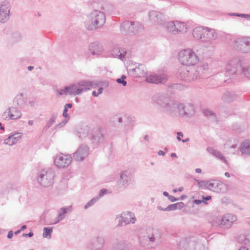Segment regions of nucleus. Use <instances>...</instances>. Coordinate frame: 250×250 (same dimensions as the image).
Wrapping results in <instances>:
<instances>
[{
	"mask_svg": "<svg viewBox=\"0 0 250 250\" xmlns=\"http://www.w3.org/2000/svg\"><path fill=\"white\" fill-rule=\"evenodd\" d=\"M208 70V65L206 63L197 66L181 67L178 70L179 78L186 82H192L203 77Z\"/></svg>",
	"mask_w": 250,
	"mask_h": 250,
	"instance_id": "1",
	"label": "nucleus"
},
{
	"mask_svg": "<svg viewBox=\"0 0 250 250\" xmlns=\"http://www.w3.org/2000/svg\"><path fill=\"white\" fill-rule=\"evenodd\" d=\"M153 103L157 105L166 114L174 117L177 101L171 100L163 95H156L152 98Z\"/></svg>",
	"mask_w": 250,
	"mask_h": 250,
	"instance_id": "2",
	"label": "nucleus"
},
{
	"mask_svg": "<svg viewBox=\"0 0 250 250\" xmlns=\"http://www.w3.org/2000/svg\"><path fill=\"white\" fill-rule=\"evenodd\" d=\"M106 21L104 13L98 10H94L87 16L85 22L86 28L88 30H94L102 27Z\"/></svg>",
	"mask_w": 250,
	"mask_h": 250,
	"instance_id": "3",
	"label": "nucleus"
},
{
	"mask_svg": "<svg viewBox=\"0 0 250 250\" xmlns=\"http://www.w3.org/2000/svg\"><path fill=\"white\" fill-rule=\"evenodd\" d=\"M97 85L98 83L95 82L83 80L77 83L65 86V90L67 94L76 96L81 95L82 93L86 92L92 88H95Z\"/></svg>",
	"mask_w": 250,
	"mask_h": 250,
	"instance_id": "4",
	"label": "nucleus"
},
{
	"mask_svg": "<svg viewBox=\"0 0 250 250\" xmlns=\"http://www.w3.org/2000/svg\"><path fill=\"white\" fill-rule=\"evenodd\" d=\"M192 35L195 39L203 42H209L217 37L215 30L208 27H195L193 30Z\"/></svg>",
	"mask_w": 250,
	"mask_h": 250,
	"instance_id": "5",
	"label": "nucleus"
},
{
	"mask_svg": "<svg viewBox=\"0 0 250 250\" xmlns=\"http://www.w3.org/2000/svg\"><path fill=\"white\" fill-rule=\"evenodd\" d=\"M178 59L183 65L194 66L199 61V57L190 48L181 50L178 53Z\"/></svg>",
	"mask_w": 250,
	"mask_h": 250,
	"instance_id": "6",
	"label": "nucleus"
},
{
	"mask_svg": "<svg viewBox=\"0 0 250 250\" xmlns=\"http://www.w3.org/2000/svg\"><path fill=\"white\" fill-rule=\"evenodd\" d=\"M160 236L152 229H147L144 235L140 237L141 245L147 249L154 248V244L160 239Z\"/></svg>",
	"mask_w": 250,
	"mask_h": 250,
	"instance_id": "7",
	"label": "nucleus"
},
{
	"mask_svg": "<svg viewBox=\"0 0 250 250\" xmlns=\"http://www.w3.org/2000/svg\"><path fill=\"white\" fill-rule=\"evenodd\" d=\"M54 171L51 168L42 169L39 173L38 181L42 187L50 188L54 183Z\"/></svg>",
	"mask_w": 250,
	"mask_h": 250,
	"instance_id": "8",
	"label": "nucleus"
},
{
	"mask_svg": "<svg viewBox=\"0 0 250 250\" xmlns=\"http://www.w3.org/2000/svg\"><path fill=\"white\" fill-rule=\"evenodd\" d=\"M120 31L124 35H132L137 34L143 29L142 24L138 21H124L121 24Z\"/></svg>",
	"mask_w": 250,
	"mask_h": 250,
	"instance_id": "9",
	"label": "nucleus"
},
{
	"mask_svg": "<svg viewBox=\"0 0 250 250\" xmlns=\"http://www.w3.org/2000/svg\"><path fill=\"white\" fill-rule=\"evenodd\" d=\"M194 114L195 109L192 104H184L177 101L174 117L190 118Z\"/></svg>",
	"mask_w": 250,
	"mask_h": 250,
	"instance_id": "10",
	"label": "nucleus"
},
{
	"mask_svg": "<svg viewBox=\"0 0 250 250\" xmlns=\"http://www.w3.org/2000/svg\"><path fill=\"white\" fill-rule=\"evenodd\" d=\"M80 134L81 138L89 136L93 143H98L103 137V134L100 128H92L88 126L82 127Z\"/></svg>",
	"mask_w": 250,
	"mask_h": 250,
	"instance_id": "11",
	"label": "nucleus"
},
{
	"mask_svg": "<svg viewBox=\"0 0 250 250\" xmlns=\"http://www.w3.org/2000/svg\"><path fill=\"white\" fill-rule=\"evenodd\" d=\"M232 46L236 51L243 54H250V37L243 36L234 39Z\"/></svg>",
	"mask_w": 250,
	"mask_h": 250,
	"instance_id": "12",
	"label": "nucleus"
},
{
	"mask_svg": "<svg viewBox=\"0 0 250 250\" xmlns=\"http://www.w3.org/2000/svg\"><path fill=\"white\" fill-rule=\"evenodd\" d=\"M166 31L172 35H177L180 33L187 32L186 25L183 22L179 21H165L162 26Z\"/></svg>",
	"mask_w": 250,
	"mask_h": 250,
	"instance_id": "13",
	"label": "nucleus"
},
{
	"mask_svg": "<svg viewBox=\"0 0 250 250\" xmlns=\"http://www.w3.org/2000/svg\"><path fill=\"white\" fill-rule=\"evenodd\" d=\"M242 67H243V65L241 64L239 59H233L227 64L225 75L227 77H231L232 75L241 73Z\"/></svg>",
	"mask_w": 250,
	"mask_h": 250,
	"instance_id": "14",
	"label": "nucleus"
},
{
	"mask_svg": "<svg viewBox=\"0 0 250 250\" xmlns=\"http://www.w3.org/2000/svg\"><path fill=\"white\" fill-rule=\"evenodd\" d=\"M72 161V158L70 155L60 153L55 156L54 164L58 168H64L68 167Z\"/></svg>",
	"mask_w": 250,
	"mask_h": 250,
	"instance_id": "15",
	"label": "nucleus"
},
{
	"mask_svg": "<svg viewBox=\"0 0 250 250\" xmlns=\"http://www.w3.org/2000/svg\"><path fill=\"white\" fill-rule=\"evenodd\" d=\"M148 16L149 21L153 24L160 25L162 26L165 23L166 19V16L161 12L157 11L152 10L148 12Z\"/></svg>",
	"mask_w": 250,
	"mask_h": 250,
	"instance_id": "16",
	"label": "nucleus"
},
{
	"mask_svg": "<svg viewBox=\"0 0 250 250\" xmlns=\"http://www.w3.org/2000/svg\"><path fill=\"white\" fill-rule=\"evenodd\" d=\"M119 219V224L118 227H121L124 223L125 225H128L130 223L132 224L135 223L136 219L134 214L130 211L123 212L121 214L120 217H117L116 220Z\"/></svg>",
	"mask_w": 250,
	"mask_h": 250,
	"instance_id": "17",
	"label": "nucleus"
},
{
	"mask_svg": "<svg viewBox=\"0 0 250 250\" xmlns=\"http://www.w3.org/2000/svg\"><path fill=\"white\" fill-rule=\"evenodd\" d=\"M10 8V3L8 1H3L0 4V16L1 17V22H5L9 19V12Z\"/></svg>",
	"mask_w": 250,
	"mask_h": 250,
	"instance_id": "18",
	"label": "nucleus"
},
{
	"mask_svg": "<svg viewBox=\"0 0 250 250\" xmlns=\"http://www.w3.org/2000/svg\"><path fill=\"white\" fill-rule=\"evenodd\" d=\"M89 154V148L85 145H81L77 151L73 153L74 159L78 162L83 161Z\"/></svg>",
	"mask_w": 250,
	"mask_h": 250,
	"instance_id": "19",
	"label": "nucleus"
},
{
	"mask_svg": "<svg viewBox=\"0 0 250 250\" xmlns=\"http://www.w3.org/2000/svg\"><path fill=\"white\" fill-rule=\"evenodd\" d=\"M236 220V216L232 214H227L222 218L219 225L221 228L229 229L232 226L233 222Z\"/></svg>",
	"mask_w": 250,
	"mask_h": 250,
	"instance_id": "20",
	"label": "nucleus"
},
{
	"mask_svg": "<svg viewBox=\"0 0 250 250\" xmlns=\"http://www.w3.org/2000/svg\"><path fill=\"white\" fill-rule=\"evenodd\" d=\"M167 76L165 74L159 75L158 74H153L146 77V81L147 82L156 84L165 83L167 81Z\"/></svg>",
	"mask_w": 250,
	"mask_h": 250,
	"instance_id": "21",
	"label": "nucleus"
},
{
	"mask_svg": "<svg viewBox=\"0 0 250 250\" xmlns=\"http://www.w3.org/2000/svg\"><path fill=\"white\" fill-rule=\"evenodd\" d=\"M128 73L134 77H141L146 74V69L144 65L139 64L138 66L135 68L129 69L128 70Z\"/></svg>",
	"mask_w": 250,
	"mask_h": 250,
	"instance_id": "22",
	"label": "nucleus"
},
{
	"mask_svg": "<svg viewBox=\"0 0 250 250\" xmlns=\"http://www.w3.org/2000/svg\"><path fill=\"white\" fill-rule=\"evenodd\" d=\"M208 189L217 192H221L223 191L225 185L218 180L212 179L208 180Z\"/></svg>",
	"mask_w": 250,
	"mask_h": 250,
	"instance_id": "23",
	"label": "nucleus"
},
{
	"mask_svg": "<svg viewBox=\"0 0 250 250\" xmlns=\"http://www.w3.org/2000/svg\"><path fill=\"white\" fill-rule=\"evenodd\" d=\"M88 50L93 55L99 56L102 54L104 49L101 43L95 42L89 45Z\"/></svg>",
	"mask_w": 250,
	"mask_h": 250,
	"instance_id": "24",
	"label": "nucleus"
},
{
	"mask_svg": "<svg viewBox=\"0 0 250 250\" xmlns=\"http://www.w3.org/2000/svg\"><path fill=\"white\" fill-rule=\"evenodd\" d=\"M72 209V207L71 206H68L65 207H62L59 209L58 211L57 218L55 219L53 224H57L61 221L63 220L65 218L66 214L71 211Z\"/></svg>",
	"mask_w": 250,
	"mask_h": 250,
	"instance_id": "25",
	"label": "nucleus"
},
{
	"mask_svg": "<svg viewBox=\"0 0 250 250\" xmlns=\"http://www.w3.org/2000/svg\"><path fill=\"white\" fill-rule=\"evenodd\" d=\"M104 241L103 237H97L91 242L89 248L93 250H99L104 246Z\"/></svg>",
	"mask_w": 250,
	"mask_h": 250,
	"instance_id": "26",
	"label": "nucleus"
},
{
	"mask_svg": "<svg viewBox=\"0 0 250 250\" xmlns=\"http://www.w3.org/2000/svg\"><path fill=\"white\" fill-rule=\"evenodd\" d=\"M22 133L17 132L8 137L4 140V144L9 146H12L17 143L18 141L22 137Z\"/></svg>",
	"mask_w": 250,
	"mask_h": 250,
	"instance_id": "27",
	"label": "nucleus"
},
{
	"mask_svg": "<svg viewBox=\"0 0 250 250\" xmlns=\"http://www.w3.org/2000/svg\"><path fill=\"white\" fill-rule=\"evenodd\" d=\"M237 95L232 92L226 91L221 97V100L224 103H229L235 100Z\"/></svg>",
	"mask_w": 250,
	"mask_h": 250,
	"instance_id": "28",
	"label": "nucleus"
},
{
	"mask_svg": "<svg viewBox=\"0 0 250 250\" xmlns=\"http://www.w3.org/2000/svg\"><path fill=\"white\" fill-rule=\"evenodd\" d=\"M207 150L211 155L214 156L216 158L219 159L220 160L224 162L226 164H228V161L226 159L223 154L219 151L214 149L213 147H209L207 148Z\"/></svg>",
	"mask_w": 250,
	"mask_h": 250,
	"instance_id": "29",
	"label": "nucleus"
},
{
	"mask_svg": "<svg viewBox=\"0 0 250 250\" xmlns=\"http://www.w3.org/2000/svg\"><path fill=\"white\" fill-rule=\"evenodd\" d=\"M127 173V171H123L121 173L120 179L118 182L120 188L126 187L128 185L129 177Z\"/></svg>",
	"mask_w": 250,
	"mask_h": 250,
	"instance_id": "30",
	"label": "nucleus"
},
{
	"mask_svg": "<svg viewBox=\"0 0 250 250\" xmlns=\"http://www.w3.org/2000/svg\"><path fill=\"white\" fill-rule=\"evenodd\" d=\"M126 53V51L125 49L118 47H114L111 51V54L114 57L121 59L125 57Z\"/></svg>",
	"mask_w": 250,
	"mask_h": 250,
	"instance_id": "31",
	"label": "nucleus"
},
{
	"mask_svg": "<svg viewBox=\"0 0 250 250\" xmlns=\"http://www.w3.org/2000/svg\"><path fill=\"white\" fill-rule=\"evenodd\" d=\"M240 150L243 155H250V141L249 140H245L241 144Z\"/></svg>",
	"mask_w": 250,
	"mask_h": 250,
	"instance_id": "32",
	"label": "nucleus"
},
{
	"mask_svg": "<svg viewBox=\"0 0 250 250\" xmlns=\"http://www.w3.org/2000/svg\"><path fill=\"white\" fill-rule=\"evenodd\" d=\"M9 110L10 113L11 120H16L20 118L21 116V113L20 110L15 107H10Z\"/></svg>",
	"mask_w": 250,
	"mask_h": 250,
	"instance_id": "33",
	"label": "nucleus"
},
{
	"mask_svg": "<svg viewBox=\"0 0 250 250\" xmlns=\"http://www.w3.org/2000/svg\"><path fill=\"white\" fill-rule=\"evenodd\" d=\"M57 117V114L56 113H53L51 117L48 121V122L47 123L45 126L44 127V130H47L51 126H52L55 123V120Z\"/></svg>",
	"mask_w": 250,
	"mask_h": 250,
	"instance_id": "34",
	"label": "nucleus"
},
{
	"mask_svg": "<svg viewBox=\"0 0 250 250\" xmlns=\"http://www.w3.org/2000/svg\"><path fill=\"white\" fill-rule=\"evenodd\" d=\"M241 74L250 79V66H243L241 68Z\"/></svg>",
	"mask_w": 250,
	"mask_h": 250,
	"instance_id": "35",
	"label": "nucleus"
},
{
	"mask_svg": "<svg viewBox=\"0 0 250 250\" xmlns=\"http://www.w3.org/2000/svg\"><path fill=\"white\" fill-rule=\"evenodd\" d=\"M53 229L52 228L45 227L43 229L42 236L44 238H50L51 237V235Z\"/></svg>",
	"mask_w": 250,
	"mask_h": 250,
	"instance_id": "36",
	"label": "nucleus"
},
{
	"mask_svg": "<svg viewBox=\"0 0 250 250\" xmlns=\"http://www.w3.org/2000/svg\"><path fill=\"white\" fill-rule=\"evenodd\" d=\"M197 182L198 186L202 188L203 189H208V180L205 181V180H195Z\"/></svg>",
	"mask_w": 250,
	"mask_h": 250,
	"instance_id": "37",
	"label": "nucleus"
},
{
	"mask_svg": "<svg viewBox=\"0 0 250 250\" xmlns=\"http://www.w3.org/2000/svg\"><path fill=\"white\" fill-rule=\"evenodd\" d=\"M204 113L206 116L211 118L213 120H215V115L213 111L208 109H206L204 110Z\"/></svg>",
	"mask_w": 250,
	"mask_h": 250,
	"instance_id": "38",
	"label": "nucleus"
},
{
	"mask_svg": "<svg viewBox=\"0 0 250 250\" xmlns=\"http://www.w3.org/2000/svg\"><path fill=\"white\" fill-rule=\"evenodd\" d=\"M238 241L239 243L244 245H247L250 242L249 240L246 238L245 235H240L238 238Z\"/></svg>",
	"mask_w": 250,
	"mask_h": 250,
	"instance_id": "39",
	"label": "nucleus"
},
{
	"mask_svg": "<svg viewBox=\"0 0 250 250\" xmlns=\"http://www.w3.org/2000/svg\"><path fill=\"white\" fill-rule=\"evenodd\" d=\"M99 199V197H96L92 199L90 201H89L84 206V209H86L91 206H92L94 204H95Z\"/></svg>",
	"mask_w": 250,
	"mask_h": 250,
	"instance_id": "40",
	"label": "nucleus"
},
{
	"mask_svg": "<svg viewBox=\"0 0 250 250\" xmlns=\"http://www.w3.org/2000/svg\"><path fill=\"white\" fill-rule=\"evenodd\" d=\"M111 250H125L124 246L122 243H118L115 245Z\"/></svg>",
	"mask_w": 250,
	"mask_h": 250,
	"instance_id": "41",
	"label": "nucleus"
},
{
	"mask_svg": "<svg viewBox=\"0 0 250 250\" xmlns=\"http://www.w3.org/2000/svg\"><path fill=\"white\" fill-rule=\"evenodd\" d=\"M2 117V118L4 120H11L9 108L8 109V110L7 111H5L3 113Z\"/></svg>",
	"mask_w": 250,
	"mask_h": 250,
	"instance_id": "42",
	"label": "nucleus"
},
{
	"mask_svg": "<svg viewBox=\"0 0 250 250\" xmlns=\"http://www.w3.org/2000/svg\"><path fill=\"white\" fill-rule=\"evenodd\" d=\"M166 209H167V211H170V210H174L176 209V207L175 206V204H172L168 205L166 208Z\"/></svg>",
	"mask_w": 250,
	"mask_h": 250,
	"instance_id": "43",
	"label": "nucleus"
},
{
	"mask_svg": "<svg viewBox=\"0 0 250 250\" xmlns=\"http://www.w3.org/2000/svg\"><path fill=\"white\" fill-rule=\"evenodd\" d=\"M58 93L60 96L67 95L65 90V87L63 89H60L58 90Z\"/></svg>",
	"mask_w": 250,
	"mask_h": 250,
	"instance_id": "44",
	"label": "nucleus"
},
{
	"mask_svg": "<svg viewBox=\"0 0 250 250\" xmlns=\"http://www.w3.org/2000/svg\"><path fill=\"white\" fill-rule=\"evenodd\" d=\"M230 143V141H228V147H229L231 149H234V150L232 151L231 152V153L234 154L235 153L234 149L237 147V145L236 144H233V145H231L230 146H229Z\"/></svg>",
	"mask_w": 250,
	"mask_h": 250,
	"instance_id": "45",
	"label": "nucleus"
},
{
	"mask_svg": "<svg viewBox=\"0 0 250 250\" xmlns=\"http://www.w3.org/2000/svg\"><path fill=\"white\" fill-rule=\"evenodd\" d=\"M116 82L119 83H121L123 86H125L126 85V82L125 80L121 79V78L117 79L116 80Z\"/></svg>",
	"mask_w": 250,
	"mask_h": 250,
	"instance_id": "46",
	"label": "nucleus"
},
{
	"mask_svg": "<svg viewBox=\"0 0 250 250\" xmlns=\"http://www.w3.org/2000/svg\"><path fill=\"white\" fill-rule=\"evenodd\" d=\"M175 204V206L176 207V209H182L184 206V203L182 202L177 203Z\"/></svg>",
	"mask_w": 250,
	"mask_h": 250,
	"instance_id": "47",
	"label": "nucleus"
},
{
	"mask_svg": "<svg viewBox=\"0 0 250 250\" xmlns=\"http://www.w3.org/2000/svg\"><path fill=\"white\" fill-rule=\"evenodd\" d=\"M236 16L242 17L246 19H250V14H236Z\"/></svg>",
	"mask_w": 250,
	"mask_h": 250,
	"instance_id": "48",
	"label": "nucleus"
},
{
	"mask_svg": "<svg viewBox=\"0 0 250 250\" xmlns=\"http://www.w3.org/2000/svg\"><path fill=\"white\" fill-rule=\"evenodd\" d=\"M106 192V190L104 188L102 189L99 193V196H97L98 197H99V198L101 197H102Z\"/></svg>",
	"mask_w": 250,
	"mask_h": 250,
	"instance_id": "49",
	"label": "nucleus"
},
{
	"mask_svg": "<svg viewBox=\"0 0 250 250\" xmlns=\"http://www.w3.org/2000/svg\"><path fill=\"white\" fill-rule=\"evenodd\" d=\"M66 123V121H63L59 124H58L55 127L56 128H60V127H62V126H63L65 124V123Z\"/></svg>",
	"mask_w": 250,
	"mask_h": 250,
	"instance_id": "50",
	"label": "nucleus"
},
{
	"mask_svg": "<svg viewBox=\"0 0 250 250\" xmlns=\"http://www.w3.org/2000/svg\"><path fill=\"white\" fill-rule=\"evenodd\" d=\"M168 199L172 202H175L178 200V199L173 196H168Z\"/></svg>",
	"mask_w": 250,
	"mask_h": 250,
	"instance_id": "51",
	"label": "nucleus"
},
{
	"mask_svg": "<svg viewBox=\"0 0 250 250\" xmlns=\"http://www.w3.org/2000/svg\"><path fill=\"white\" fill-rule=\"evenodd\" d=\"M177 140L179 141H181L182 139H181L180 137H181V136L182 137L183 136V133L181 132H178L177 133Z\"/></svg>",
	"mask_w": 250,
	"mask_h": 250,
	"instance_id": "52",
	"label": "nucleus"
},
{
	"mask_svg": "<svg viewBox=\"0 0 250 250\" xmlns=\"http://www.w3.org/2000/svg\"><path fill=\"white\" fill-rule=\"evenodd\" d=\"M67 111L68 110L66 109V108H64L63 111L62 115L64 118H66L68 116V114H67Z\"/></svg>",
	"mask_w": 250,
	"mask_h": 250,
	"instance_id": "53",
	"label": "nucleus"
},
{
	"mask_svg": "<svg viewBox=\"0 0 250 250\" xmlns=\"http://www.w3.org/2000/svg\"><path fill=\"white\" fill-rule=\"evenodd\" d=\"M13 231L12 230H10L8 233L7 238L8 239H11L13 237Z\"/></svg>",
	"mask_w": 250,
	"mask_h": 250,
	"instance_id": "54",
	"label": "nucleus"
},
{
	"mask_svg": "<svg viewBox=\"0 0 250 250\" xmlns=\"http://www.w3.org/2000/svg\"><path fill=\"white\" fill-rule=\"evenodd\" d=\"M33 233L32 232H29V233L28 234H26V233H23L22 234V236H24V237H26V236H28V237H32L33 236Z\"/></svg>",
	"mask_w": 250,
	"mask_h": 250,
	"instance_id": "55",
	"label": "nucleus"
},
{
	"mask_svg": "<svg viewBox=\"0 0 250 250\" xmlns=\"http://www.w3.org/2000/svg\"><path fill=\"white\" fill-rule=\"evenodd\" d=\"M72 106V105L71 104H66L65 106H64V108H66V109L68 110V108H71Z\"/></svg>",
	"mask_w": 250,
	"mask_h": 250,
	"instance_id": "56",
	"label": "nucleus"
},
{
	"mask_svg": "<svg viewBox=\"0 0 250 250\" xmlns=\"http://www.w3.org/2000/svg\"><path fill=\"white\" fill-rule=\"evenodd\" d=\"M183 189V188L182 187H180L178 188V189H174L173 192H176L177 191H180L181 192Z\"/></svg>",
	"mask_w": 250,
	"mask_h": 250,
	"instance_id": "57",
	"label": "nucleus"
},
{
	"mask_svg": "<svg viewBox=\"0 0 250 250\" xmlns=\"http://www.w3.org/2000/svg\"><path fill=\"white\" fill-rule=\"evenodd\" d=\"M202 201L200 200H194V203L196 205H200Z\"/></svg>",
	"mask_w": 250,
	"mask_h": 250,
	"instance_id": "58",
	"label": "nucleus"
},
{
	"mask_svg": "<svg viewBox=\"0 0 250 250\" xmlns=\"http://www.w3.org/2000/svg\"><path fill=\"white\" fill-rule=\"evenodd\" d=\"M203 199H204L205 201H208L211 199V196H207L205 197H203Z\"/></svg>",
	"mask_w": 250,
	"mask_h": 250,
	"instance_id": "59",
	"label": "nucleus"
},
{
	"mask_svg": "<svg viewBox=\"0 0 250 250\" xmlns=\"http://www.w3.org/2000/svg\"><path fill=\"white\" fill-rule=\"evenodd\" d=\"M157 208L160 210L167 211V209H166V208H163L161 206H158Z\"/></svg>",
	"mask_w": 250,
	"mask_h": 250,
	"instance_id": "60",
	"label": "nucleus"
},
{
	"mask_svg": "<svg viewBox=\"0 0 250 250\" xmlns=\"http://www.w3.org/2000/svg\"><path fill=\"white\" fill-rule=\"evenodd\" d=\"M158 154L159 155L164 156L165 155V152L163 151H162V150H159L158 152Z\"/></svg>",
	"mask_w": 250,
	"mask_h": 250,
	"instance_id": "61",
	"label": "nucleus"
},
{
	"mask_svg": "<svg viewBox=\"0 0 250 250\" xmlns=\"http://www.w3.org/2000/svg\"><path fill=\"white\" fill-rule=\"evenodd\" d=\"M103 88L102 87H100L98 89V94H100L102 93L103 92Z\"/></svg>",
	"mask_w": 250,
	"mask_h": 250,
	"instance_id": "62",
	"label": "nucleus"
},
{
	"mask_svg": "<svg viewBox=\"0 0 250 250\" xmlns=\"http://www.w3.org/2000/svg\"><path fill=\"white\" fill-rule=\"evenodd\" d=\"M99 94H98V93L95 91H93L92 92V95L94 96V97H97Z\"/></svg>",
	"mask_w": 250,
	"mask_h": 250,
	"instance_id": "63",
	"label": "nucleus"
},
{
	"mask_svg": "<svg viewBox=\"0 0 250 250\" xmlns=\"http://www.w3.org/2000/svg\"><path fill=\"white\" fill-rule=\"evenodd\" d=\"M238 250H249L246 247H241Z\"/></svg>",
	"mask_w": 250,
	"mask_h": 250,
	"instance_id": "64",
	"label": "nucleus"
}]
</instances>
